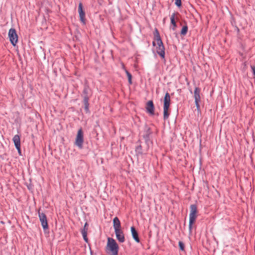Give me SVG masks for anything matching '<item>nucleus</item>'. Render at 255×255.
I'll return each instance as SVG.
<instances>
[{
  "label": "nucleus",
  "mask_w": 255,
  "mask_h": 255,
  "mask_svg": "<svg viewBox=\"0 0 255 255\" xmlns=\"http://www.w3.org/2000/svg\"><path fill=\"white\" fill-rule=\"evenodd\" d=\"M130 231L132 235V237L133 239L134 240V241L137 243H139L140 240L138 237V234L136 230H135V228L132 226L130 228Z\"/></svg>",
  "instance_id": "obj_14"
},
{
  "label": "nucleus",
  "mask_w": 255,
  "mask_h": 255,
  "mask_svg": "<svg viewBox=\"0 0 255 255\" xmlns=\"http://www.w3.org/2000/svg\"><path fill=\"white\" fill-rule=\"evenodd\" d=\"M175 0V5L177 7H180L182 5L181 0Z\"/></svg>",
  "instance_id": "obj_24"
},
{
  "label": "nucleus",
  "mask_w": 255,
  "mask_h": 255,
  "mask_svg": "<svg viewBox=\"0 0 255 255\" xmlns=\"http://www.w3.org/2000/svg\"><path fill=\"white\" fill-rule=\"evenodd\" d=\"M152 45L153 46H155L156 45V43H155V41H153L152 42Z\"/></svg>",
  "instance_id": "obj_26"
},
{
  "label": "nucleus",
  "mask_w": 255,
  "mask_h": 255,
  "mask_svg": "<svg viewBox=\"0 0 255 255\" xmlns=\"http://www.w3.org/2000/svg\"><path fill=\"white\" fill-rule=\"evenodd\" d=\"M116 238L120 243H124L125 241L124 234L122 230L115 231Z\"/></svg>",
  "instance_id": "obj_13"
},
{
  "label": "nucleus",
  "mask_w": 255,
  "mask_h": 255,
  "mask_svg": "<svg viewBox=\"0 0 255 255\" xmlns=\"http://www.w3.org/2000/svg\"><path fill=\"white\" fill-rule=\"evenodd\" d=\"M188 31V26L187 25H184L180 32V34L182 35H185Z\"/></svg>",
  "instance_id": "obj_19"
},
{
  "label": "nucleus",
  "mask_w": 255,
  "mask_h": 255,
  "mask_svg": "<svg viewBox=\"0 0 255 255\" xmlns=\"http://www.w3.org/2000/svg\"><path fill=\"white\" fill-rule=\"evenodd\" d=\"M236 29H237V32H239V31H240L239 28L238 27H236Z\"/></svg>",
  "instance_id": "obj_27"
},
{
  "label": "nucleus",
  "mask_w": 255,
  "mask_h": 255,
  "mask_svg": "<svg viewBox=\"0 0 255 255\" xmlns=\"http://www.w3.org/2000/svg\"><path fill=\"white\" fill-rule=\"evenodd\" d=\"M200 89L198 87H195L194 92V97L195 99V103L197 110L200 109L199 102L200 101Z\"/></svg>",
  "instance_id": "obj_9"
},
{
  "label": "nucleus",
  "mask_w": 255,
  "mask_h": 255,
  "mask_svg": "<svg viewBox=\"0 0 255 255\" xmlns=\"http://www.w3.org/2000/svg\"><path fill=\"white\" fill-rule=\"evenodd\" d=\"M126 73L127 75L128 78V82L130 85L132 84V75L126 69L125 70Z\"/></svg>",
  "instance_id": "obj_20"
},
{
  "label": "nucleus",
  "mask_w": 255,
  "mask_h": 255,
  "mask_svg": "<svg viewBox=\"0 0 255 255\" xmlns=\"http://www.w3.org/2000/svg\"><path fill=\"white\" fill-rule=\"evenodd\" d=\"M154 38L157 42L156 52L162 59L165 58V47L157 28L154 32Z\"/></svg>",
  "instance_id": "obj_1"
},
{
  "label": "nucleus",
  "mask_w": 255,
  "mask_h": 255,
  "mask_svg": "<svg viewBox=\"0 0 255 255\" xmlns=\"http://www.w3.org/2000/svg\"><path fill=\"white\" fill-rule=\"evenodd\" d=\"M78 12L79 14L80 19L81 21L84 24L86 23V19L85 18V13L83 9V5L81 2H80L78 5Z\"/></svg>",
  "instance_id": "obj_11"
},
{
  "label": "nucleus",
  "mask_w": 255,
  "mask_h": 255,
  "mask_svg": "<svg viewBox=\"0 0 255 255\" xmlns=\"http://www.w3.org/2000/svg\"><path fill=\"white\" fill-rule=\"evenodd\" d=\"M146 111L150 115L154 114V106L152 100L148 101L145 107Z\"/></svg>",
  "instance_id": "obj_10"
},
{
  "label": "nucleus",
  "mask_w": 255,
  "mask_h": 255,
  "mask_svg": "<svg viewBox=\"0 0 255 255\" xmlns=\"http://www.w3.org/2000/svg\"><path fill=\"white\" fill-rule=\"evenodd\" d=\"M88 87H85L84 88V90L83 91V95H82V97H83V96H86V97H89L88 94Z\"/></svg>",
  "instance_id": "obj_22"
},
{
  "label": "nucleus",
  "mask_w": 255,
  "mask_h": 255,
  "mask_svg": "<svg viewBox=\"0 0 255 255\" xmlns=\"http://www.w3.org/2000/svg\"><path fill=\"white\" fill-rule=\"evenodd\" d=\"M178 245H179V249L181 251H184V243L182 242H181V241H179V243H178Z\"/></svg>",
  "instance_id": "obj_23"
},
{
  "label": "nucleus",
  "mask_w": 255,
  "mask_h": 255,
  "mask_svg": "<svg viewBox=\"0 0 255 255\" xmlns=\"http://www.w3.org/2000/svg\"><path fill=\"white\" fill-rule=\"evenodd\" d=\"M113 227L115 231L121 230V222L117 217H115L113 219Z\"/></svg>",
  "instance_id": "obj_15"
},
{
  "label": "nucleus",
  "mask_w": 255,
  "mask_h": 255,
  "mask_svg": "<svg viewBox=\"0 0 255 255\" xmlns=\"http://www.w3.org/2000/svg\"><path fill=\"white\" fill-rule=\"evenodd\" d=\"M39 220L41 222V226L44 230L48 228L47 217L45 214L43 213L38 212Z\"/></svg>",
  "instance_id": "obj_7"
},
{
  "label": "nucleus",
  "mask_w": 255,
  "mask_h": 255,
  "mask_svg": "<svg viewBox=\"0 0 255 255\" xmlns=\"http://www.w3.org/2000/svg\"><path fill=\"white\" fill-rule=\"evenodd\" d=\"M107 252L110 255H118L119 246L116 241L111 238H108Z\"/></svg>",
  "instance_id": "obj_2"
},
{
  "label": "nucleus",
  "mask_w": 255,
  "mask_h": 255,
  "mask_svg": "<svg viewBox=\"0 0 255 255\" xmlns=\"http://www.w3.org/2000/svg\"><path fill=\"white\" fill-rule=\"evenodd\" d=\"M152 131L150 128L145 126L144 130V134L143 135V138L145 140L146 144H148L150 141V136L152 134Z\"/></svg>",
  "instance_id": "obj_8"
},
{
  "label": "nucleus",
  "mask_w": 255,
  "mask_h": 255,
  "mask_svg": "<svg viewBox=\"0 0 255 255\" xmlns=\"http://www.w3.org/2000/svg\"><path fill=\"white\" fill-rule=\"evenodd\" d=\"M84 142V135L82 128H80L77 132L76 135L75 144L79 148L82 149L83 148V144Z\"/></svg>",
  "instance_id": "obj_6"
},
{
  "label": "nucleus",
  "mask_w": 255,
  "mask_h": 255,
  "mask_svg": "<svg viewBox=\"0 0 255 255\" xmlns=\"http://www.w3.org/2000/svg\"><path fill=\"white\" fill-rule=\"evenodd\" d=\"M89 97L83 96V104L84 105V110L86 113H90L89 110Z\"/></svg>",
  "instance_id": "obj_16"
},
{
  "label": "nucleus",
  "mask_w": 255,
  "mask_h": 255,
  "mask_svg": "<svg viewBox=\"0 0 255 255\" xmlns=\"http://www.w3.org/2000/svg\"><path fill=\"white\" fill-rule=\"evenodd\" d=\"M251 68L252 69V71L254 75V78L255 79V66L251 65Z\"/></svg>",
  "instance_id": "obj_25"
},
{
  "label": "nucleus",
  "mask_w": 255,
  "mask_h": 255,
  "mask_svg": "<svg viewBox=\"0 0 255 255\" xmlns=\"http://www.w3.org/2000/svg\"><path fill=\"white\" fill-rule=\"evenodd\" d=\"M170 104V94L166 92L163 100V119L167 120L169 116L168 113V109Z\"/></svg>",
  "instance_id": "obj_4"
},
{
  "label": "nucleus",
  "mask_w": 255,
  "mask_h": 255,
  "mask_svg": "<svg viewBox=\"0 0 255 255\" xmlns=\"http://www.w3.org/2000/svg\"><path fill=\"white\" fill-rule=\"evenodd\" d=\"M175 13H172L170 17L171 23L173 25V27L172 28L173 30H175V28L177 26L175 20Z\"/></svg>",
  "instance_id": "obj_18"
},
{
  "label": "nucleus",
  "mask_w": 255,
  "mask_h": 255,
  "mask_svg": "<svg viewBox=\"0 0 255 255\" xmlns=\"http://www.w3.org/2000/svg\"><path fill=\"white\" fill-rule=\"evenodd\" d=\"M190 213L189 214V230L191 233L192 229V225L197 218V208L196 204H192L190 206Z\"/></svg>",
  "instance_id": "obj_3"
},
{
  "label": "nucleus",
  "mask_w": 255,
  "mask_h": 255,
  "mask_svg": "<svg viewBox=\"0 0 255 255\" xmlns=\"http://www.w3.org/2000/svg\"><path fill=\"white\" fill-rule=\"evenodd\" d=\"M88 225L87 223H86L84 225V228L81 231V233L83 237L84 240L86 242H88V239L87 238V230L88 229L86 228V227Z\"/></svg>",
  "instance_id": "obj_17"
},
{
  "label": "nucleus",
  "mask_w": 255,
  "mask_h": 255,
  "mask_svg": "<svg viewBox=\"0 0 255 255\" xmlns=\"http://www.w3.org/2000/svg\"><path fill=\"white\" fill-rule=\"evenodd\" d=\"M8 36L11 44L15 46L18 41V35L15 29L11 28L8 31Z\"/></svg>",
  "instance_id": "obj_5"
},
{
  "label": "nucleus",
  "mask_w": 255,
  "mask_h": 255,
  "mask_svg": "<svg viewBox=\"0 0 255 255\" xmlns=\"http://www.w3.org/2000/svg\"><path fill=\"white\" fill-rule=\"evenodd\" d=\"M12 140L14 142L15 148L17 150L18 153L20 154L21 150L20 136L18 134L15 135L12 138Z\"/></svg>",
  "instance_id": "obj_12"
},
{
  "label": "nucleus",
  "mask_w": 255,
  "mask_h": 255,
  "mask_svg": "<svg viewBox=\"0 0 255 255\" xmlns=\"http://www.w3.org/2000/svg\"><path fill=\"white\" fill-rule=\"evenodd\" d=\"M135 152L139 154H142V146L141 145H139L135 148Z\"/></svg>",
  "instance_id": "obj_21"
}]
</instances>
